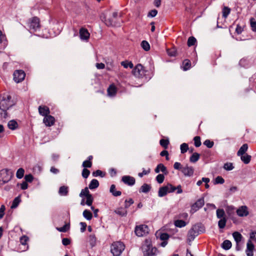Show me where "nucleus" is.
<instances>
[{"mask_svg": "<svg viewBox=\"0 0 256 256\" xmlns=\"http://www.w3.org/2000/svg\"><path fill=\"white\" fill-rule=\"evenodd\" d=\"M174 168L175 170H180L182 171V168L184 166H182L180 162H176L174 164Z\"/></svg>", "mask_w": 256, "mask_h": 256, "instance_id": "61", "label": "nucleus"}, {"mask_svg": "<svg viewBox=\"0 0 256 256\" xmlns=\"http://www.w3.org/2000/svg\"><path fill=\"white\" fill-rule=\"evenodd\" d=\"M38 112L41 116H44V117L48 115L50 113L49 108L46 106H40L38 107Z\"/></svg>", "mask_w": 256, "mask_h": 256, "instance_id": "16", "label": "nucleus"}, {"mask_svg": "<svg viewBox=\"0 0 256 256\" xmlns=\"http://www.w3.org/2000/svg\"><path fill=\"white\" fill-rule=\"evenodd\" d=\"M24 170L22 168H20L16 172V176L18 178H22L24 175Z\"/></svg>", "mask_w": 256, "mask_h": 256, "instance_id": "42", "label": "nucleus"}, {"mask_svg": "<svg viewBox=\"0 0 256 256\" xmlns=\"http://www.w3.org/2000/svg\"><path fill=\"white\" fill-rule=\"evenodd\" d=\"M83 216L84 217L86 218L87 220H90L92 218V213L88 210H85L83 212Z\"/></svg>", "mask_w": 256, "mask_h": 256, "instance_id": "30", "label": "nucleus"}, {"mask_svg": "<svg viewBox=\"0 0 256 256\" xmlns=\"http://www.w3.org/2000/svg\"><path fill=\"white\" fill-rule=\"evenodd\" d=\"M92 166V162L90 160H84L83 162H82V166L84 168H90Z\"/></svg>", "mask_w": 256, "mask_h": 256, "instance_id": "56", "label": "nucleus"}, {"mask_svg": "<svg viewBox=\"0 0 256 256\" xmlns=\"http://www.w3.org/2000/svg\"><path fill=\"white\" fill-rule=\"evenodd\" d=\"M134 202L132 198H130L128 200H125V208H128L130 206V205L133 204Z\"/></svg>", "mask_w": 256, "mask_h": 256, "instance_id": "63", "label": "nucleus"}, {"mask_svg": "<svg viewBox=\"0 0 256 256\" xmlns=\"http://www.w3.org/2000/svg\"><path fill=\"white\" fill-rule=\"evenodd\" d=\"M250 26L253 32H256V21L254 18H251L250 20Z\"/></svg>", "mask_w": 256, "mask_h": 256, "instance_id": "51", "label": "nucleus"}, {"mask_svg": "<svg viewBox=\"0 0 256 256\" xmlns=\"http://www.w3.org/2000/svg\"><path fill=\"white\" fill-rule=\"evenodd\" d=\"M188 144L186 143H183L180 145L181 153L184 154L188 150Z\"/></svg>", "mask_w": 256, "mask_h": 256, "instance_id": "50", "label": "nucleus"}, {"mask_svg": "<svg viewBox=\"0 0 256 256\" xmlns=\"http://www.w3.org/2000/svg\"><path fill=\"white\" fill-rule=\"evenodd\" d=\"M200 154L197 152L194 153L190 157V160L191 162H196L200 158Z\"/></svg>", "mask_w": 256, "mask_h": 256, "instance_id": "29", "label": "nucleus"}, {"mask_svg": "<svg viewBox=\"0 0 256 256\" xmlns=\"http://www.w3.org/2000/svg\"><path fill=\"white\" fill-rule=\"evenodd\" d=\"M12 178V174L8 170L4 169L0 171V185L9 182Z\"/></svg>", "mask_w": 256, "mask_h": 256, "instance_id": "3", "label": "nucleus"}, {"mask_svg": "<svg viewBox=\"0 0 256 256\" xmlns=\"http://www.w3.org/2000/svg\"><path fill=\"white\" fill-rule=\"evenodd\" d=\"M240 156V159L245 164H248L250 160H251V156L250 155H248V154H244L243 155H241Z\"/></svg>", "mask_w": 256, "mask_h": 256, "instance_id": "27", "label": "nucleus"}, {"mask_svg": "<svg viewBox=\"0 0 256 256\" xmlns=\"http://www.w3.org/2000/svg\"><path fill=\"white\" fill-rule=\"evenodd\" d=\"M70 228V224H66L62 227L56 228V230L60 232H66Z\"/></svg>", "mask_w": 256, "mask_h": 256, "instance_id": "43", "label": "nucleus"}, {"mask_svg": "<svg viewBox=\"0 0 256 256\" xmlns=\"http://www.w3.org/2000/svg\"><path fill=\"white\" fill-rule=\"evenodd\" d=\"M92 175L94 176H100L103 177L102 172L100 170H96V171L92 172Z\"/></svg>", "mask_w": 256, "mask_h": 256, "instance_id": "64", "label": "nucleus"}, {"mask_svg": "<svg viewBox=\"0 0 256 256\" xmlns=\"http://www.w3.org/2000/svg\"><path fill=\"white\" fill-rule=\"evenodd\" d=\"M224 170H231L234 169V166L233 164L231 162H226L224 164Z\"/></svg>", "mask_w": 256, "mask_h": 256, "instance_id": "48", "label": "nucleus"}, {"mask_svg": "<svg viewBox=\"0 0 256 256\" xmlns=\"http://www.w3.org/2000/svg\"><path fill=\"white\" fill-rule=\"evenodd\" d=\"M174 225L178 228H182L186 226V223L183 220H176L174 221Z\"/></svg>", "mask_w": 256, "mask_h": 256, "instance_id": "35", "label": "nucleus"}, {"mask_svg": "<svg viewBox=\"0 0 256 256\" xmlns=\"http://www.w3.org/2000/svg\"><path fill=\"white\" fill-rule=\"evenodd\" d=\"M145 70L143 66L140 64H138L132 70L134 75L138 78H142L144 75Z\"/></svg>", "mask_w": 256, "mask_h": 256, "instance_id": "8", "label": "nucleus"}, {"mask_svg": "<svg viewBox=\"0 0 256 256\" xmlns=\"http://www.w3.org/2000/svg\"><path fill=\"white\" fill-rule=\"evenodd\" d=\"M90 174V171L86 168H84L82 172V176L86 178Z\"/></svg>", "mask_w": 256, "mask_h": 256, "instance_id": "58", "label": "nucleus"}, {"mask_svg": "<svg viewBox=\"0 0 256 256\" xmlns=\"http://www.w3.org/2000/svg\"><path fill=\"white\" fill-rule=\"evenodd\" d=\"M96 239L94 235H90L88 237V242L90 246L93 247L96 244Z\"/></svg>", "mask_w": 256, "mask_h": 256, "instance_id": "36", "label": "nucleus"}, {"mask_svg": "<svg viewBox=\"0 0 256 256\" xmlns=\"http://www.w3.org/2000/svg\"><path fill=\"white\" fill-rule=\"evenodd\" d=\"M224 182V180L222 176H218L215 179V184H222Z\"/></svg>", "mask_w": 256, "mask_h": 256, "instance_id": "59", "label": "nucleus"}, {"mask_svg": "<svg viewBox=\"0 0 256 256\" xmlns=\"http://www.w3.org/2000/svg\"><path fill=\"white\" fill-rule=\"evenodd\" d=\"M110 192L114 196H120L122 194V192L120 191L116 190V186L114 184L111 185L110 190Z\"/></svg>", "mask_w": 256, "mask_h": 256, "instance_id": "23", "label": "nucleus"}, {"mask_svg": "<svg viewBox=\"0 0 256 256\" xmlns=\"http://www.w3.org/2000/svg\"><path fill=\"white\" fill-rule=\"evenodd\" d=\"M164 179V176L162 174H158L156 177V180L159 184H162Z\"/></svg>", "mask_w": 256, "mask_h": 256, "instance_id": "55", "label": "nucleus"}, {"mask_svg": "<svg viewBox=\"0 0 256 256\" xmlns=\"http://www.w3.org/2000/svg\"><path fill=\"white\" fill-rule=\"evenodd\" d=\"M183 64L184 65V69L186 70L190 68V62L188 60H186L184 61Z\"/></svg>", "mask_w": 256, "mask_h": 256, "instance_id": "54", "label": "nucleus"}, {"mask_svg": "<svg viewBox=\"0 0 256 256\" xmlns=\"http://www.w3.org/2000/svg\"><path fill=\"white\" fill-rule=\"evenodd\" d=\"M90 36V34L86 28H82L80 30V36L82 40H88Z\"/></svg>", "mask_w": 256, "mask_h": 256, "instance_id": "15", "label": "nucleus"}, {"mask_svg": "<svg viewBox=\"0 0 256 256\" xmlns=\"http://www.w3.org/2000/svg\"><path fill=\"white\" fill-rule=\"evenodd\" d=\"M204 204V200L200 198L192 206V209L194 211H196L198 209L202 208Z\"/></svg>", "mask_w": 256, "mask_h": 256, "instance_id": "17", "label": "nucleus"}, {"mask_svg": "<svg viewBox=\"0 0 256 256\" xmlns=\"http://www.w3.org/2000/svg\"><path fill=\"white\" fill-rule=\"evenodd\" d=\"M115 212L120 216H126L127 214V210L124 208H120L116 210Z\"/></svg>", "mask_w": 256, "mask_h": 256, "instance_id": "31", "label": "nucleus"}, {"mask_svg": "<svg viewBox=\"0 0 256 256\" xmlns=\"http://www.w3.org/2000/svg\"><path fill=\"white\" fill-rule=\"evenodd\" d=\"M28 240V237L26 236H24L20 238V242L22 245H26Z\"/></svg>", "mask_w": 256, "mask_h": 256, "instance_id": "57", "label": "nucleus"}, {"mask_svg": "<svg viewBox=\"0 0 256 256\" xmlns=\"http://www.w3.org/2000/svg\"><path fill=\"white\" fill-rule=\"evenodd\" d=\"M40 19L35 16L30 20L28 26L30 30L36 32L40 28Z\"/></svg>", "mask_w": 256, "mask_h": 256, "instance_id": "5", "label": "nucleus"}, {"mask_svg": "<svg viewBox=\"0 0 256 256\" xmlns=\"http://www.w3.org/2000/svg\"><path fill=\"white\" fill-rule=\"evenodd\" d=\"M90 191L88 188L86 187L84 189L82 190L80 193V196L82 198L83 196L86 197L88 195H90Z\"/></svg>", "mask_w": 256, "mask_h": 256, "instance_id": "38", "label": "nucleus"}, {"mask_svg": "<svg viewBox=\"0 0 256 256\" xmlns=\"http://www.w3.org/2000/svg\"><path fill=\"white\" fill-rule=\"evenodd\" d=\"M216 216L220 219L226 218V214L224 210L223 209H218L216 210Z\"/></svg>", "mask_w": 256, "mask_h": 256, "instance_id": "32", "label": "nucleus"}, {"mask_svg": "<svg viewBox=\"0 0 256 256\" xmlns=\"http://www.w3.org/2000/svg\"><path fill=\"white\" fill-rule=\"evenodd\" d=\"M204 144L208 148H212L214 146V142L209 140H206L204 142Z\"/></svg>", "mask_w": 256, "mask_h": 256, "instance_id": "53", "label": "nucleus"}, {"mask_svg": "<svg viewBox=\"0 0 256 256\" xmlns=\"http://www.w3.org/2000/svg\"><path fill=\"white\" fill-rule=\"evenodd\" d=\"M86 204L88 206H91L92 202H93V197L92 194L88 195L86 197Z\"/></svg>", "mask_w": 256, "mask_h": 256, "instance_id": "47", "label": "nucleus"}, {"mask_svg": "<svg viewBox=\"0 0 256 256\" xmlns=\"http://www.w3.org/2000/svg\"><path fill=\"white\" fill-rule=\"evenodd\" d=\"M14 104V102L12 100V97L8 94H4L0 98V109L4 112L2 116L6 118L7 117L6 110Z\"/></svg>", "mask_w": 256, "mask_h": 256, "instance_id": "1", "label": "nucleus"}, {"mask_svg": "<svg viewBox=\"0 0 256 256\" xmlns=\"http://www.w3.org/2000/svg\"><path fill=\"white\" fill-rule=\"evenodd\" d=\"M158 235H160V238L161 240L166 241L169 238V235L166 233H156Z\"/></svg>", "mask_w": 256, "mask_h": 256, "instance_id": "45", "label": "nucleus"}, {"mask_svg": "<svg viewBox=\"0 0 256 256\" xmlns=\"http://www.w3.org/2000/svg\"><path fill=\"white\" fill-rule=\"evenodd\" d=\"M150 186L146 184H144L141 187L140 190V192H142L144 193L148 192L150 190Z\"/></svg>", "mask_w": 256, "mask_h": 256, "instance_id": "28", "label": "nucleus"}, {"mask_svg": "<svg viewBox=\"0 0 256 256\" xmlns=\"http://www.w3.org/2000/svg\"><path fill=\"white\" fill-rule=\"evenodd\" d=\"M14 80L16 83H19L24 80L26 76V74L22 70H16L14 72Z\"/></svg>", "mask_w": 256, "mask_h": 256, "instance_id": "7", "label": "nucleus"}, {"mask_svg": "<svg viewBox=\"0 0 256 256\" xmlns=\"http://www.w3.org/2000/svg\"><path fill=\"white\" fill-rule=\"evenodd\" d=\"M226 218H223L220 219V220L218 222V226L220 228H224L226 224Z\"/></svg>", "mask_w": 256, "mask_h": 256, "instance_id": "40", "label": "nucleus"}, {"mask_svg": "<svg viewBox=\"0 0 256 256\" xmlns=\"http://www.w3.org/2000/svg\"><path fill=\"white\" fill-rule=\"evenodd\" d=\"M158 14V11L156 10H152L149 12L148 14V17H154Z\"/></svg>", "mask_w": 256, "mask_h": 256, "instance_id": "60", "label": "nucleus"}, {"mask_svg": "<svg viewBox=\"0 0 256 256\" xmlns=\"http://www.w3.org/2000/svg\"><path fill=\"white\" fill-rule=\"evenodd\" d=\"M166 186L168 188V192H174L176 190V188L171 184H168Z\"/></svg>", "mask_w": 256, "mask_h": 256, "instance_id": "62", "label": "nucleus"}, {"mask_svg": "<svg viewBox=\"0 0 256 256\" xmlns=\"http://www.w3.org/2000/svg\"><path fill=\"white\" fill-rule=\"evenodd\" d=\"M200 227L199 224H195L189 230L188 234V240L190 242L193 240L199 234Z\"/></svg>", "mask_w": 256, "mask_h": 256, "instance_id": "4", "label": "nucleus"}, {"mask_svg": "<svg viewBox=\"0 0 256 256\" xmlns=\"http://www.w3.org/2000/svg\"><path fill=\"white\" fill-rule=\"evenodd\" d=\"M141 46L146 51H148L150 49V44L146 40H142V42H141Z\"/></svg>", "mask_w": 256, "mask_h": 256, "instance_id": "39", "label": "nucleus"}, {"mask_svg": "<svg viewBox=\"0 0 256 256\" xmlns=\"http://www.w3.org/2000/svg\"><path fill=\"white\" fill-rule=\"evenodd\" d=\"M99 186V182L96 179H93L90 182L88 186V188L90 190L96 188Z\"/></svg>", "mask_w": 256, "mask_h": 256, "instance_id": "24", "label": "nucleus"}, {"mask_svg": "<svg viewBox=\"0 0 256 256\" xmlns=\"http://www.w3.org/2000/svg\"><path fill=\"white\" fill-rule=\"evenodd\" d=\"M43 122L46 126H50L54 124L55 118L54 116L48 114L44 117Z\"/></svg>", "mask_w": 256, "mask_h": 256, "instance_id": "12", "label": "nucleus"}, {"mask_svg": "<svg viewBox=\"0 0 256 256\" xmlns=\"http://www.w3.org/2000/svg\"><path fill=\"white\" fill-rule=\"evenodd\" d=\"M156 250V248H152L151 249L148 248L147 251L144 252V255L145 256H152L155 254Z\"/></svg>", "mask_w": 256, "mask_h": 256, "instance_id": "34", "label": "nucleus"}, {"mask_svg": "<svg viewBox=\"0 0 256 256\" xmlns=\"http://www.w3.org/2000/svg\"><path fill=\"white\" fill-rule=\"evenodd\" d=\"M121 65L124 68H132L134 67L133 64L131 62H128L127 60L122 61L121 62Z\"/></svg>", "mask_w": 256, "mask_h": 256, "instance_id": "37", "label": "nucleus"}, {"mask_svg": "<svg viewBox=\"0 0 256 256\" xmlns=\"http://www.w3.org/2000/svg\"><path fill=\"white\" fill-rule=\"evenodd\" d=\"M232 247V243L229 240H225L222 244V248L226 250H229Z\"/></svg>", "mask_w": 256, "mask_h": 256, "instance_id": "33", "label": "nucleus"}, {"mask_svg": "<svg viewBox=\"0 0 256 256\" xmlns=\"http://www.w3.org/2000/svg\"><path fill=\"white\" fill-rule=\"evenodd\" d=\"M160 143L162 147L166 149L169 144V141L168 140L162 139L160 140Z\"/></svg>", "mask_w": 256, "mask_h": 256, "instance_id": "46", "label": "nucleus"}, {"mask_svg": "<svg viewBox=\"0 0 256 256\" xmlns=\"http://www.w3.org/2000/svg\"><path fill=\"white\" fill-rule=\"evenodd\" d=\"M107 92L109 96H114L117 92V88L114 84H110L108 88Z\"/></svg>", "mask_w": 256, "mask_h": 256, "instance_id": "18", "label": "nucleus"}, {"mask_svg": "<svg viewBox=\"0 0 256 256\" xmlns=\"http://www.w3.org/2000/svg\"><path fill=\"white\" fill-rule=\"evenodd\" d=\"M232 236L237 244L236 249L238 250L239 248H238V244L241 241L242 236L240 232H235L232 234Z\"/></svg>", "mask_w": 256, "mask_h": 256, "instance_id": "20", "label": "nucleus"}, {"mask_svg": "<svg viewBox=\"0 0 256 256\" xmlns=\"http://www.w3.org/2000/svg\"><path fill=\"white\" fill-rule=\"evenodd\" d=\"M125 248L124 244L121 242H116L112 244L110 251L114 256H119Z\"/></svg>", "mask_w": 256, "mask_h": 256, "instance_id": "2", "label": "nucleus"}, {"mask_svg": "<svg viewBox=\"0 0 256 256\" xmlns=\"http://www.w3.org/2000/svg\"><path fill=\"white\" fill-rule=\"evenodd\" d=\"M254 245L252 243L250 240H248L246 244V250L247 256H254Z\"/></svg>", "mask_w": 256, "mask_h": 256, "instance_id": "13", "label": "nucleus"}, {"mask_svg": "<svg viewBox=\"0 0 256 256\" xmlns=\"http://www.w3.org/2000/svg\"><path fill=\"white\" fill-rule=\"evenodd\" d=\"M230 9L227 7L224 6L222 10V16L224 18H226L228 15L230 14Z\"/></svg>", "mask_w": 256, "mask_h": 256, "instance_id": "41", "label": "nucleus"}, {"mask_svg": "<svg viewBox=\"0 0 256 256\" xmlns=\"http://www.w3.org/2000/svg\"><path fill=\"white\" fill-rule=\"evenodd\" d=\"M20 202V198L18 197L16 198L12 202V204L11 206V208H16L18 206V205Z\"/></svg>", "mask_w": 256, "mask_h": 256, "instance_id": "49", "label": "nucleus"}, {"mask_svg": "<svg viewBox=\"0 0 256 256\" xmlns=\"http://www.w3.org/2000/svg\"><path fill=\"white\" fill-rule=\"evenodd\" d=\"M182 172L186 176H191L194 174V170L192 166H188L186 164L182 168Z\"/></svg>", "mask_w": 256, "mask_h": 256, "instance_id": "10", "label": "nucleus"}, {"mask_svg": "<svg viewBox=\"0 0 256 256\" xmlns=\"http://www.w3.org/2000/svg\"><path fill=\"white\" fill-rule=\"evenodd\" d=\"M154 172L156 173H158L160 172H162L165 174H166L168 173L166 168L162 164H160L157 166L156 168L154 170Z\"/></svg>", "mask_w": 256, "mask_h": 256, "instance_id": "19", "label": "nucleus"}, {"mask_svg": "<svg viewBox=\"0 0 256 256\" xmlns=\"http://www.w3.org/2000/svg\"><path fill=\"white\" fill-rule=\"evenodd\" d=\"M248 145L247 144H244L239 149L237 152V155L240 156L245 154L246 152L248 150Z\"/></svg>", "mask_w": 256, "mask_h": 256, "instance_id": "22", "label": "nucleus"}, {"mask_svg": "<svg viewBox=\"0 0 256 256\" xmlns=\"http://www.w3.org/2000/svg\"><path fill=\"white\" fill-rule=\"evenodd\" d=\"M122 180L126 184L133 186L135 184V178L129 176H124L122 177Z\"/></svg>", "mask_w": 256, "mask_h": 256, "instance_id": "14", "label": "nucleus"}, {"mask_svg": "<svg viewBox=\"0 0 256 256\" xmlns=\"http://www.w3.org/2000/svg\"><path fill=\"white\" fill-rule=\"evenodd\" d=\"M68 193V187L67 186H62L58 190V194L60 196H66Z\"/></svg>", "mask_w": 256, "mask_h": 256, "instance_id": "21", "label": "nucleus"}, {"mask_svg": "<svg viewBox=\"0 0 256 256\" xmlns=\"http://www.w3.org/2000/svg\"><path fill=\"white\" fill-rule=\"evenodd\" d=\"M101 19L104 22L106 26H116L120 25V24H118L116 22V19H114L113 18L106 19L104 16H101Z\"/></svg>", "mask_w": 256, "mask_h": 256, "instance_id": "9", "label": "nucleus"}, {"mask_svg": "<svg viewBox=\"0 0 256 256\" xmlns=\"http://www.w3.org/2000/svg\"><path fill=\"white\" fill-rule=\"evenodd\" d=\"M196 42V40L194 36H190L188 38V46H191L194 45Z\"/></svg>", "mask_w": 256, "mask_h": 256, "instance_id": "44", "label": "nucleus"}, {"mask_svg": "<svg viewBox=\"0 0 256 256\" xmlns=\"http://www.w3.org/2000/svg\"><path fill=\"white\" fill-rule=\"evenodd\" d=\"M236 214L240 217L246 216L249 214L247 206H240L236 210Z\"/></svg>", "mask_w": 256, "mask_h": 256, "instance_id": "11", "label": "nucleus"}, {"mask_svg": "<svg viewBox=\"0 0 256 256\" xmlns=\"http://www.w3.org/2000/svg\"><path fill=\"white\" fill-rule=\"evenodd\" d=\"M168 193V188L164 186L160 188L158 195L160 197H162L165 196Z\"/></svg>", "mask_w": 256, "mask_h": 256, "instance_id": "25", "label": "nucleus"}, {"mask_svg": "<svg viewBox=\"0 0 256 256\" xmlns=\"http://www.w3.org/2000/svg\"><path fill=\"white\" fill-rule=\"evenodd\" d=\"M8 126L10 129L14 130L18 127V124L16 120H11L8 122Z\"/></svg>", "mask_w": 256, "mask_h": 256, "instance_id": "26", "label": "nucleus"}, {"mask_svg": "<svg viewBox=\"0 0 256 256\" xmlns=\"http://www.w3.org/2000/svg\"><path fill=\"white\" fill-rule=\"evenodd\" d=\"M194 146L196 147H199L201 145L200 138L198 136H196L194 138Z\"/></svg>", "mask_w": 256, "mask_h": 256, "instance_id": "52", "label": "nucleus"}, {"mask_svg": "<svg viewBox=\"0 0 256 256\" xmlns=\"http://www.w3.org/2000/svg\"><path fill=\"white\" fill-rule=\"evenodd\" d=\"M148 228L146 224L136 226L135 228V233L138 236H143L148 233Z\"/></svg>", "mask_w": 256, "mask_h": 256, "instance_id": "6", "label": "nucleus"}]
</instances>
